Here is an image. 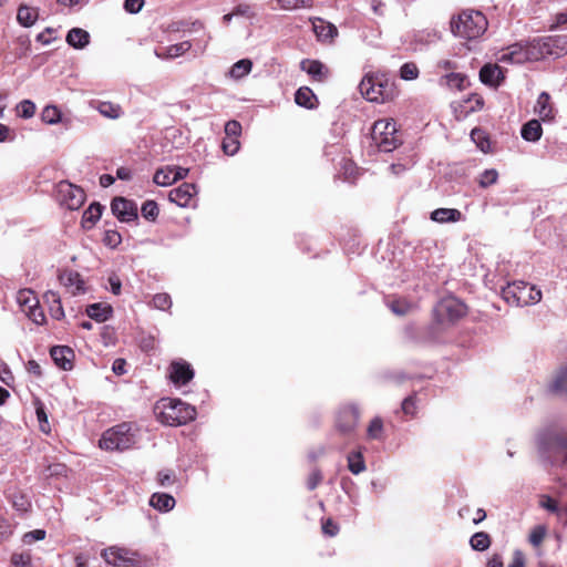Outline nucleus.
Returning <instances> with one entry per match:
<instances>
[{
	"label": "nucleus",
	"instance_id": "nucleus-1",
	"mask_svg": "<svg viewBox=\"0 0 567 567\" xmlns=\"http://www.w3.org/2000/svg\"><path fill=\"white\" fill-rule=\"evenodd\" d=\"M567 52L565 37L536 38L528 42H517L502 49L497 61L509 64H522L528 61H538L547 55H559Z\"/></svg>",
	"mask_w": 567,
	"mask_h": 567
},
{
	"label": "nucleus",
	"instance_id": "nucleus-2",
	"mask_svg": "<svg viewBox=\"0 0 567 567\" xmlns=\"http://www.w3.org/2000/svg\"><path fill=\"white\" fill-rule=\"evenodd\" d=\"M488 27L486 17L476 10H464L451 20V31L455 37L475 40L482 37Z\"/></svg>",
	"mask_w": 567,
	"mask_h": 567
},
{
	"label": "nucleus",
	"instance_id": "nucleus-3",
	"mask_svg": "<svg viewBox=\"0 0 567 567\" xmlns=\"http://www.w3.org/2000/svg\"><path fill=\"white\" fill-rule=\"evenodd\" d=\"M138 441L137 429L128 422H123L106 430L100 439L99 445L105 451H125L133 447Z\"/></svg>",
	"mask_w": 567,
	"mask_h": 567
},
{
	"label": "nucleus",
	"instance_id": "nucleus-4",
	"mask_svg": "<svg viewBox=\"0 0 567 567\" xmlns=\"http://www.w3.org/2000/svg\"><path fill=\"white\" fill-rule=\"evenodd\" d=\"M156 411L161 422L171 426L185 424L196 416L195 408L179 399H162Z\"/></svg>",
	"mask_w": 567,
	"mask_h": 567
},
{
	"label": "nucleus",
	"instance_id": "nucleus-5",
	"mask_svg": "<svg viewBox=\"0 0 567 567\" xmlns=\"http://www.w3.org/2000/svg\"><path fill=\"white\" fill-rule=\"evenodd\" d=\"M359 90L368 101L377 103L393 99L395 93L393 82L379 75H365L359 84Z\"/></svg>",
	"mask_w": 567,
	"mask_h": 567
},
{
	"label": "nucleus",
	"instance_id": "nucleus-6",
	"mask_svg": "<svg viewBox=\"0 0 567 567\" xmlns=\"http://www.w3.org/2000/svg\"><path fill=\"white\" fill-rule=\"evenodd\" d=\"M502 296L508 305L525 307L539 302L542 291L527 282L515 281L503 288Z\"/></svg>",
	"mask_w": 567,
	"mask_h": 567
},
{
	"label": "nucleus",
	"instance_id": "nucleus-7",
	"mask_svg": "<svg viewBox=\"0 0 567 567\" xmlns=\"http://www.w3.org/2000/svg\"><path fill=\"white\" fill-rule=\"evenodd\" d=\"M371 138L381 152H392L400 143L396 124L392 118L377 121L371 131Z\"/></svg>",
	"mask_w": 567,
	"mask_h": 567
},
{
	"label": "nucleus",
	"instance_id": "nucleus-8",
	"mask_svg": "<svg viewBox=\"0 0 567 567\" xmlns=\"http://www.w3.org/2000/svg\"><path fill=\"white\" fill-rule=\"evenodd\" d=\"M58 198L62 206L74 210L83 205L85 195L82 188L63 181L58 185Z\"/></svg>",
	"mask_w": 567,
	"mask_h": 567
},
{
	"label": "nucleus",
	"instance_id": "nucleus-9",
	"mask_svg": "<svg viewBox=\"0 0 567 567\" xmlns=\"http://www.w3.org/2000/svg\"><path fill=\"white\" fill-rule=\"evenodd\" d=\"M105 561L113 566H140L138 555L126 548L112 546L102 551Z\"/></svg>",
	"mask_w": 567,
	"mask_h": 567
},
{
	"label": "nucleus",
	"instance_id": "nucleus-10",
	"mask_svg": "<svg viewBox=\"0 0 567 567\" xmlns=\"http://www.w3.org/2000/svg\"><path fill=\"white\" fill-rule=\"evenodd\" d=\"M111 210L120 221L128 223L137 219V206L124 197H115L111 203Z\"/></svg>",
	"mask_w": 567,
	"mask_h": 567
},
{
	"label": "nucleus",
	"instance_id": "nucleus-11",
	"mask_svg": "<svg viewBox=\"0 0 567 567\" xmlns=\"http://www.w3.org/2000/svg\"><path fill=\"white\" fill-rule=\"evenodd\" d=\"M359 421V410L354 405L342 408L337 415V429L342 434H349L354 431Z\"/></svg>",
	"mask_w": 567,
	"mask_h": 567
},
{
	"label": "nucleus",
	"instance_id": "nucleus-12",
	"mask_svg": "<svg viewBox=\"0 0 567 567\" xmlns=\"http://www.w3.org/2000/svg\"><path fill=\"white\" fill-rule=\"evenodd\" d=\"M194 378V370L186 361H174L169 365V379L176 385L181 386L188 383Z\"/></svg>",
	"mask_w": 567,
	"mask_h": 567
},
{
	"label": "nucleus",
	"instance_id": "nucleus-13",
	"mask_svg": "<svg viewBox=\"0 0 567 567\" xmlns=\"http://www.w3.org/2000/svg\"><path fill=\"white\" fill-rule=\"evenodd\" d=\"M197 194L195 184L183 183L178 187L172 189L168 198L179 207H187L190 205L194 196Z\"/></svg>",
	"mask_w": 567,
	"mask_h": 567
},
{
	"label": "nucleus",
	"instance_id": "nucleus-14",
	"mask_svg": "<svg viewBox=\"0 0 567 567\" xmlns=\"http://www.w3.org/2000/svg\"><path fill=\"white\" fill-rule=\"evenodd\" d=\"M310 20L318 41L331 43L338 37V29L334 24L321 18H313Z\"/></svg>",
	"mask_w": 567,
	"mask_h": 567
},
{
	"label": "nucleus",
	"instance_id": "nucleus-15",
	"mask_svg": "<svg viewBox=\"0 0 567 567\" xmlns=\"http://www.w3.org/2000/svg\"><path fill=\"white\" fill-rule=\"evenodd\" d=\"M50 354L59 368L65 371L73 368L74 352L71 348L66 346H55L51 349Z\"/></svg>",
	"mask_w": 567,
	"mask_h": 567
},
{
	"label": "nucleus",
	"instance_id": "nucleus-16",
	"mask_svg": "<svg viewBox=\"0 0 567 567\" xmlns=\"http://www.w3.org/2000/svg\"><path fill=\"white\" fill-rule=\"evenodd\" d=\"M437 310L450 320H456L466 313V306L458 299L447 298L441 301Z\"/></svg>",
	"mask_w": 567,
	"mask_h": 567
},
{
	"label": "nucleus",
	"instance_id": "nucleus-17",
	"mask_svg": "<svg viewBox=\"0 0 567 567\" xmlns=\"http://www.w3.org/2000/svg\"><path fill=\"white\" fill-rule=\"evenodd\" d=\"M504 78L503 70L497 64L487 63L480 71V80L493 87L498 86Z\"/></svg>",
	"mask_w": 567,
	"mask_h": 567
},
{
	"label": "nucleus",
	"instance_id": "nucleus-18",
	"mask_svg": "<svg viewBox=\"0 0 567 567\" xmlns=\"http://www.w3.org/2000/svg\"><path fill=\"white\" fill-rule=\"evenodd\" d=\"M300 69L316 81H323L329 74L328 68L318 60L305 59L300 62Z\"/></svg>",
	"mask_w": 567,
	"mask_h": 567
},
{
	"label": "nucleus",
	"instance_id": "nucleus-19",
	"mask_svg": "<svg viewBox=\"0 0 567 567\" xmlns=\"http://www.w3.org/2000/svg\"><path fill=\"white\" fill-rule=\"evenodd\" d=\"M431 219L440 224L456 223L463 220L464 216L455 208H437L431 213Z\"/></svg>",
	"mask_w": 567,
	"mask_h": 567
},
{
	"label": "nucleus",
	"instance_id": "nucleus-20",
	"mask_svg": "<svg viewBox=\"0 0 567 567\" xmlns=\"http://www.w3.org/2000/svg\"><path fill=\"white\" fill-rule=\"evenodd\" d=\"M190 48L192 43L189 41H183L157 50L155 54L161 59H175L185 54Z\"/></svg>",
	"mask_w": 567,
	"mask_h": 567
},
{
	"label": "nucleus",
	"instance_id": "nucleus-21",
	"mask_svg": "<svg viewBox=\"0 0 567 567\" xmlns=\"http://www.w3.org/2000/svg\"><path fill=\"white\" fill-rule=\"evenodd\" d=\"M66 42L74 49H84L90 43V34L81 28H73L66 34Z\"/></svg>",
	"mask_w": 567,
	"mask_h": 567
},
{
	"label": "nucleus",
	"instance_id": "nucleus-22",
	"mask_svg": "<svg viewBox=\"0 0 567 567\" xmlns=\"http://www.w3.org/2000/svg\"><path fill=\"white\" fill-rule=\"evenodd\" d=\"M63 285L71 289L73 295H80L85 291L84 281L79 272L66 271L61 276Z\"/></svg>",
	"mask_w": 567,
	"mask_h": 567
},
{
	"label": "nucleus",
	"instance_id": "nucleus-23",
	"mask_svg": "<svg viewBox=\"0 0 567 567\" xmlns=\"http://www.w3.org/2000/svg\"><path fill=\"white\" fill-rule=\"evenodd\" d=\"M44 300L49 305V311L52 318L56 320H61L64 318V310L61 305V299L58 292L55 291H47L44 293Z\"/></svg>",
	"mask_w": 567,
	"mask_h": 567
},
{
	"label": "nucleus",
	"instance_id": "nucleus-24",
	"mask_svg": "<svg viewBox=\"0 0 567 567\" xmlns=\"http://www.w3.org/2000/svg\"><path fill=\"white\" fill-rule=\"evenodd\" d=\"M103 206L99 203L91 204L82 216V225L86 229H91L101 218Z\"/></svg>",
	"mask_w": 567,
	"mask_h": 567
},
{
	"label": "nucleus",
	"instance_id": "nucleus-25",
	"mask_svg": "<svg viewBox=\"0 0 567 567\" xmlns=\"http://www.w3.org/2000/svg\"><path fill=\"white\" fill-rule=\"evenodd\" d=\"M16 300L23 313L31 310L32 307H35L39 303L37 296L30 289L19 290L17 292Z\"/></svg>",
	"mask_w": 567,
	"mask_h": 567
},
{
	"label": "nucleus",
	"instance_id": "nucleus-26",
	"mask_svg": "<svg viewBox=\"0 0 567 567\" xmlns=\"http://www.w3.org/2000/svg\"><path fill=\"white\" fill-rule=\"evenodd\" d=\"M151 506L154 508L161 511V512H168L174 508L175 506V498L165 493H155L152 495L150 499Z\"/></svg>",
	"mask_w": 567,
	"mask_h": 567
},
{
	"label": "nucleus",
	"instance_id": "nucleus-27",
	"mask_svg": "<svg viewBox=\"0 0 567 567\" xmlns=\"http://www.w3.org/2000/svg\"><path fill=\"white\" fill-rule=\"evenodd\" d=\"M543 128L537 120H530L523 125L520 134L527 142H537L542 137Z\"/></svg>",
	"mask_w": 567,
	"mask_h": 567
},
{
	"label": "nucleus",
	"instance_id": "nucleus-28",
	"mask_svg": "<svg viewBox=\"0 0 567 567\" xmlns=\"http://www.w3.org/2000/svg\"><path fill=\"white\" fill-rule=\"evenodd\" d=\"M112 313V308L109 305L92 303L86 308V315L96 320L97 322L106 321Z\"/></svg>",
	"mask_w": 567,
	"mask_h": 567
},
{
	"label": "nucleus",
	"instance_id": "nucleus-29",
	"mask_svg": "<svg viewBox=\"0 0 567 567\" xmlns=\"http://www.w3.org/2000/svg\"><path fill=\"white\" fill-rule=\"evenodd\" d=\"M38 17H39V12H38V9H35V8H31L28 6H20L18 9L17 20L21 25H23L25 28L33 25L35 23V21L38 20Z\"/></svg>",
	"mask_w": 567,
	"mask_h": 567
},
{
	"label": "nucleus",
	"instance_id": "nucleus-30",
	"mask_svg": "<svg viewBox=\"0 0 567 567\" xmlns=\"http://www.w3.org/2000/svg\"><path fill=\"white\" fill-rule=\"evenodd\" d=\"M295 101L299 106L313 109L316 106L317 97L309 87L303 86L297 90Z\"/></svg>",
	"mask_w": 567,
	"mask_h": 567
},
{
	"label": "nucleus",
	"instance_id": "nucleus-31",
	"mask_svg": "<svg viewBox=\"0 0 567 567\" xmlns=\"http://www.w3.org/2000/svg\"><path fill=\"white\" fill-rule=\"evenodd\" d=\"M535 112L543 118L548 120L553 117V109L550 105V96L546 92H542L538 95Z\"/></svg>",
	"mask_w": 567,
	"mask_h": 567
},
{
	"label": "nucleus",
	"instance_id": "nucleus-32",
	"mask_svg": "<svg viewBox=\"0 0 567 567\" xmlns=\"http://www.w3.org/2000/svg\"><path fill=\"white\" fill-rule=\"evenodd\" d=\"M466 76L462 73H449L440 79V85H446L450 89L463 90L465 87Z\"/></svg>",
	"mask_w": 567,
	"mask_h": 567
},
{
	"label": "nucleus",
	"instance_id": "nucleus-33",
	"mask_svg": "<svg viewBox=\"0 0 567 567\" xmlns=\"http://www.w3.org/2000/svg\"><path fill=\"white\" fill-rule=\"evenodd\" d=\"M348 467L349 471L354 475L365 471V464L361 452H351L348 455Z\"/></svg>",
	"mask_w": 567,
	"mask_h": 567
},
{
	"label": "nucleus",
	"instance_id": "nucleus-34",
	"mask_svg": "<svg viewBox=\"0 0 567 567\" xmlns=\"http://www.w3.org/2000/svg\"><path fill=\"white\" fill-rule=\"evenodd\" d=\"M252 68V62L248 59L237 61L230 69L229 75L234 79H241L247 75Z\"/></svg>",
	"mask_w": 567,
	"mask_h": 567
},
{
	"label": "nucleus",
	"instance_id": "nucleus-35",
	"mask_svg": "<svg viewBox=\"0 0 567 567\" xmlns=\"http://www.w3.org/2000/svg\"><path fill=\"white\" fill-rule=\"evenodd\" d=\"M173 171L169 166L158 168L153 177V182L158 186H169L175 183L173 177Z\"/></svg>",
	"mask_w": 567,
	"mask_h": 567
},
{
	"label": "nucleus",
	"instance_id": "nucleus-36",
	"mask_svg": "<svg viewBox=\"0 0 567 567\" xmlns=\"http://www.w3.org/2000/svg\"><path fill=\"white\" fill-rule=\"evenodd\" d=\"M470 544L474 550L483 551L491 546V538L487 533L478 532L471 537Z\"/></svg>",
	"mask_w": 567,
	"mask_h": 567
},
{
	"label": "nucleus",
	"instance_id": "nucleus-37",
	"mask_svg": "<svg viewBox=\"0 0 567 567\" xmlns=\"http://www.w3.org/2000/svg\"><path fill=\"white\" fill-rule=\"evenodd\" d=\"M540 507L556 514L557 516L567 515V507H560L558 503L550 496L544 495L539 501Z\"/></svg>",
	"mask_w": 567,
	"mask_h": 567
},
{
	"label": "nucleus",
	"instance_id": "nucleus-38",
	"mask_svg": "<svg viewBox=\"0 0 567 567\" xmlns=\"http://www.w3.org/2000/svg\"><path fill=\"white\" fill-rule=\"evenodd\" d=\"M551 449L555 453L561 455L567 462V432H561L555 435L551 442Z\"/></svg>",
	"mask_w": 567,
	"mask_h": 567
},
{
	"label": "nucleus",
	"instance_id": "nucleus-39",
	"mask_svg": "<svg viewBox=\"0 0 567 567\" xmlns=\"http://www.w3.org/2000/svg\"><path fill=\"white\" fill-rule=\"evenodd\" d=\"M97 111L103 116L109 118H118L122 114L121 106L111 102H100L97 105Z\"/></svg>",
	"mask_w": 567,
	"mask_h": 567
},
{
	"label": "nucleus",
	"instance_id": "nucleus-40",
	"mask_svg": "<svg viewBox=\"0 0 567 567\" xmlns=\"http://www.w3.org/2000/svg\"><path fill=\"white\" fill-rule=\"evenodd\" d=\"M390 309L393 311V313L398 316H404L409 313L413 308L414 305L410 301H408L404 298L392 300L389 303Z\"/></svg>",
	"mask_w": 567,
	"mask_h": 567
},
{
	"label": "nucleus",
	"instance_id": "nucleus-41",
	"mask_svg": "<svg viewBox=\"0 0 567 567\" xmlns=\"http://www.w3.org/2000/svg\"><path fill=\"white\" fill-rule=\"evenodd\" d=\"M550 391L557 394L567 392V369L561 370L555 377L550 384Z\"/></svg>",
	"mask_w": 567,
	"mask_h": 567
},
{
	"label": "nucleus",
	"instance_id": "nucleus-42",
	"mask_svg": "<svg viewBox=\"0 0 567 567\" xmlns=\"http://www.w3.org/2000/svg\"><path fill=\"white\" fill-rule=\"evenodd\" d=\"M42 121L48 124H56L61 120V112L54 105H48L42 110Z\"/></svg>",
	"mask_w": 567,
	"mask_h": 567
},
{
	"label": "nucleus",
	"instance_id": "nucleus-43",
	"mask_svg": "<svg viewBox=\"0 0 567 567\" xmlns=\"http://www.w3.org/2000/svg\"><path fill=\"white\" fill-rule=\"evenodd\" d=\"M471 137L482 152H487L489 150L491 144L483 130H472Z\"/></svg>",
	"mask_w": 567,
	"mask_h": 567
},
{
	"label": "nucleus",
	"instance_id": "nucleus-44",
	"mask_svg": "<svg viewBox=\"0 0 567 567\" xmlns=\"http://www.w3.org/2000/svg\"><path fill=\"white\" fill-rule=\"evenodd\" d=\"M383 433V422L381 417H374L368 426V437L371 440H380Z\"/></svg>",
	"mask_w": 567,
	"mask_h": 567
},
{
	"label": "nucleus",
	"instance_id": "nucleus-45",
	"mask_svg": "<svg viewBox=\"0 0 567 567\" xmlns=\"http://www.w3.org/2000/svg\"><path fill=\"white\" fill-rule=\"evenodd\" d=\"M159 209L157 204L154 200H146L141 208L142 216L147 219L154 221L158 216Z\"/></svg>",
	"mask_w": 567,
	"mask_h": 567
},
{
	"label": "nucleus",
	"instance_id": "nucleus-46",
	"mask_svg": "<svg viewBox=\"0 0 567 567\" xmlns=\"http://www.w3.org/2000/svg\"><path fill=\"white\" fill-rule=\"evenodd\" d=\"M35 109L31 100H23L17 105V113L22 118H30L34 115Z\"/></svg>",
	"mask_w": 567,
	"mask_h": 567
},
{
	"label": "nucleus",
	"instance_id": "nucleus-47",
	"mask_svg": "<svg viewBox=\"0 0 567 567\" xmlns=\"http://www.w3.org/2000/svg\"><path fill=\"white\" fill-rule=\"evenodd\" d=\"M498 179V173L496 169H485L478 177V185L483 188H487L494 185Z\"/></svg>",
	"mask_w": 567,
	"mask_h": 567
},
{
	"label": "nucleus",
	"instance_id": "nucleus-48",
	"mask_svg": "<svg viewBox=\"0 0 567 567\" xmlns=\"http://www.w3.org/2000/svg\"><path fill=\"white\" fill-rule=\"evenodd\" d=\"M419 73V69L416 64L413 62L404 63L400 69V76L405 81H412L417 79Z\"/></svg>",
	"mask_w": 567,
	"mask_h": 567
},
{
	"label": "nucleus",
	"instance_id": "nucleus-49",
	"mask_svg": "<svg viewBox=\"0 0 567 567\" xmlns=\"http://www.w3.org/2000/svg\"><path fill=\"white\" fill-rule=\"evenodd\" d=\"M546 536V528L543 525L536 526L529 534V543L537 547L539 546Z\"/></svg>",
	"mask_w": 567,
	"mask_h": 567
},
{
	"label": "nucleus",
	"instance_id": "nucleus-50",
	"mask_svg": "<svg viewBox=\"0 0 567 567\" xmlns=\"http://www.w3.org/2000/svg\"><path fill=\"white\" fill-rule=\"evenodd\" d=\"M152 303L156 309L166 310L171 308L172 300L167 293H157L153 297Z\"/></svg>",
	"mask_w": 567,
	"mask_h": 567
},
{
	"label": "nucleus",
	"instance_id": "nucleus-51",
	"mask_svg": "<svg viewBox=\"0 0 567 567\" xmlns=\"http://www.w3.org/2000/svg\"><path fill=\"white\" fill-rule=\"evenodd\" d=\"M24 315L37 324H42L45 322V316L42 308L40 307V303H38L35 307H32L31 310H28L24 312Z\"/></svg>",
	"mask_w": 567,
	"mask_h": 567
},
{
	"label": "nucleus",
	"instance_id": "nucleus-52",
	"mask_svg": "<svg viewBox=\"0 0 567 567\" xmlns=\"http://www.w3.org/2000/svg\"><path fill=\"white\" fill-rule=\"evenodd\" d=\"M11 563L16 567H29L31 564V556L28 553H14L11 556Z\"/></svg>",
	"mask_w": 567,
	"mask_h": 567
},
{
	"label": "nucleus",
	"instance_id": "nucleus-53",
	"mask_svg": "<svg viewBox=\"0 0 567 567\" xmlns=\"http://www.w3.org/2000/svg\"><path fill=\"white\" fill-rule=\"evenodd\" d=\"M122 241L121 235L116 230H106L104 234L103 243L111 247H117Z\"/></svg>",
	"mask_w": 567,
	"mask_h": 567
},
{
	"label": "nucleus",
	"instance_id": "nucleus-54",
	"mask_svg": "<svg viewBox=\"0 0 567 567\" xmlns=\"http://www.w3.org/2000/svg\"><path fill=\"white\" fill-rule=\"evenodd\" d=\"M241 133V125L238 121H228L225 125L226 137L237 138Z\"/></svg>",
	"mask_w": 567,
	"mask_h": 567
},
{
	"label": "nucleus",
	"instance_id": "nucleus-55",
	"mask_svg": "<svg viewBox=\"0 0 567 567\" xmlns=\"http://www.w3.org/2000/svg\"><path fill=\"white\" fill-rule=\"evenodd\" d=\"M44 538H45V530L34 529V530L25 533L22 537V540L24 544L31 545L34 542L42 540Z\"/></svg>",
	"mask_w": 567,
	"mask_h": 567
},
{
	"label": "nucleus",
	"instance_id": "nucleus-56",
	"mask_svg": "<svg viewBox=\"0 0 567 567\" xmlns=\"http://www.w3.org/2000/svg\"><path fill=\"white\" fill-rule=\"evenodd\" d=\"M223 151L227 155H235L239 150V141L237 138L226 137L223 141Z\"/></svg>",
	"mask_w": 567,
	"mask_h": 567
},
{
	"label": "nucleus",
	"instance_id": "nucleus-57",
	"mask_svg": "<svg viewBox=\"0 0 567 567\" xmlns=\"http://www.w3.org/2000/svg\"><path fill=\"white\" fill-rule=\"evenodd\" d=\"M144 0H125L124 9L130 13H137L141 11Z\"/></svg>",
	"mask_w": 567,
	"mask_h": 567
},
{
	"label": "nucleus",
	"instance_id": "nucleus-58",
	"mask_svg": "<svg viewBox=\"0 0 567 567\" xmlns=\"http://www.w3.org/2000/svg\"><path fill=\"white\" fill-rule=\"evenodd\" d=\"M321 480H322V475H321L320 471L315 470V471L310 474V476H309V478H308V482H307L308 488H309L310 491L315 489V488L319 485V483L321 482Z\"/></svg>",
	"mask_w": 567,
	"mask_h": 567
},
{
	"label": "nucleus",
	"instance_id": "nucleus-59",
	"mask_svg": "<svg viewBox=\"0 0 567 567\" xmlns=\"http://www.w3.org/2000/svg\"><path fill=\"white\" fill-rule=\"evenodd\" d=\"M13 507L19 512H27L28 508L30 507V502L27 497L21 495L14 498Z\"/></svg>",
	"mask_w": 567,
	"mask_h": 567
},
{
	"label": "nucleus",
	"instance_id": "nucleus-60",
	"mask_svg": "<svg viewBox=\"0 0 567 567\" xmlns=\"http://www.w3.org/2000/svg\"><path fill=\"white\" fill-rule=\"evenodd\" d=\"M109 285H110V290L114 293V295H120L121 293V287H122V282L120 280V278L116 276V275H111L109 277Z\"/></svg>",
	"mask_w": 567,
	"mask_h": 567
},
{
	"label": "nucleus",
	"instance_id": "nucleus-61",
	"mask_svg": "<svg viewBox=\"0 0 567 567\" xmlns=\"http://www.w3.org/2000/svg\"><path fill=\"white\" fill-rule=\"evenodd\" d=\"M0 379L7 385H10L13 381V375L6 364L0 367Z\"/></svg>",
	"mask_w": 567,
	"mask_h": 567
},
{
	"label": "nucleus",
	"instance_id": "nucleus-62",
	"mask_svg": "<svg viewBox=\"0 0 567 567\" xmlns=\"http://www.w3.org/2000/svg\"><path fill=\"white\" fill-rule=\"evenodd\" d=\"M169 168L173 171V177H174V181L177 182L179 179H183L187 176L189 169L188 168H184V167H181V166H169Z\"/></svg>",
	"mask_w": 567,
	"mask_h": 567
},
{
	"label": "nucleus",
	"instance_id": "nucleus-63",
	"mask_svg": "<svg viewBox=\"0 0 567 567\" xmlns=\"http://www.w3.org/2000/svg\"><path fill=\"white\" fill-rule=\"evenodd\" d=\"M415 409L414 396H408L402 402V410L405 414H413Z\"/></svg>",
	"mask_w": 567,
	"mask_h": 567
},
{
	"label": "nucleus",
	"instance_id": "nucleus-64",
	"mask_svg": "<svg viewBox=\"0 0 567 567\" xmlns=\"http://www.w3.org/2000/svg\"><path fill=\"white\" fill-rule=\"evenodd\" d=\"M509 567H525V559L522 551L516 550L513 555V560Z\"/></svg>",
	"mask_w": 567,
	"mask_h": 567
}]
</instances>
